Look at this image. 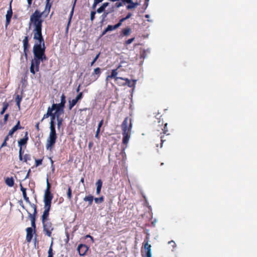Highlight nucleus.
I'll use <instances>...</instances> for the list:
<instances>
[{"label":"nucleus","mask_w":257,"mask_h":257,"mask_svg":"<svg viewBox=\"0 0 257 257\" xmlns=\"http://www.w3.org/2000/svg\"><path fill=\"white\" fill-rule=\"evenodd\" d=\"M100 73H101L100 69L99 67H97V68L94 69V72L92 74L93 75V74L97 75L98 77L99 76V75L100 74Z\"/></svg>","instance_id":"nucleus-43"},{"label":"nucleus","mask_w":257,"mask_h":257,"mask_svg":"<svg viewBox=\"0 0 257 257\" xmlns=\"http://www.w3.org/2000/svg\"><path fill=\"white\" fill-rule=\"evenodd\" d=\"M29 140L28 137V133L26 132L25 136L23 138L20 139L18 141V146L20 147L19 150V159L20 161L23 160V151H22V147L23 146L26 145L27 144L28 141Z\"/></svg>","instance_id":"nucleus-8"},{"label":"nucleus","mask_w":257,"mask_h":257,"mask_svg":"<svg viewBox=\"0 0 257 257\" xmlns=\"http://www.w3.org/2000/svg\"><path fill=\"white\" fill-rule=\"evenodd\" d=\"M94 200V197L93 196L89 195L88 196H86L84 199L83 200L86 202H88V206H91L92 204L93 201Z\"/></svg>","instance_id":"nucleus-21"},{"label":"nucleus","mask_w":257,"mask_h":257,"mask_svg":"<svg viewBox=\"0 0 257 257\" xmlns=\"http://www.w3.org/2000/svg\"><path fill=\"white\" fill-rule=\"evenodd\" d=\"M120 26H121V25L119 24V22L114 26L108 25L107 27H106V31H113L114 30L117 29Z\"/></svg>","instance_id":"nucleus-24"},{"label":"nucleus","mask_w":257,"mask_h":257,"mask_svg":"<svg viewBox=\"0 0 257 257\" xmlns=\"http://www.w3.org/2000/svg\"><path fill=\"white\" fill-rule=\"evenodd\" d=\"M96 194L99 195L100 193L102 185V182L100 179L97 180L96 183Z\"/></svg>","instance_id":"nucleus-22"},{"label":"nucleus","mask_w":257,"mask_h":257,"mask_svg":"<svg viewBox=\"0 0 257 257\" xmlns=\"http://www.w3.org/2000/svg\"><path fill=\"white\" fill-rule=\"evenodd\" d=\"M39 122H37L35 125V127L37 130V131H39L40 130V128H39Z\"/></svg>","instance_id":"nucleus-62"},{"label":"nucleus","mask_w":257,"mask_h":257,"mask_svg":"<svg viewBox=\"0 0 257 257\" xmlns=\"http://www.w3.org/2000/svg\"><path fill=\"white\" fill-rule=\"evenodd\" d=\"M42 159H36L35 160V166L38 167L42 164Z\"/></svg>","instance_id":"nucleus-46"},{"label":"nucleus","mask_w":257,"mask_h":257,"mask_svg":"<svg viewBox=\"0 0 257 257\" xmlns=\"http://www.w3.org/2000/svg\"><path fill=\"white\" fill-rule=\"evenodd\" d=\"M132 16V13H128L125 17L122 18V19L119 20V24L121 25L122 22H123L124 21L130 18Z\"/></svg>","instance_id":"nucleus-31"},{"label":"nucleus","mask_w":257,"mask_h":257,"mask_svg":"<svg viewBox=\"0 0 257 257\" xmlns=\"http://www.w3.org/2000/svg\"><path fill=\"white\" fill-rule=\"evenodd\" d=\"M22 99V96H20V95L18 94L16 95V97L15 98V101H16L17 105L19 109L20 108V103H21Z\"/></svg>","instance_id":"nucleus-29"},{"label":"nucleus","mask_w":257,"mask_h":257,"mask_svg":"<svg viewBox=\"0 0 257 257\" xmlns=\"http://www.w3.org/2000/svg\"><path fill=\"white\" fill-rule=\"evenodd\" d=\"M20 187H21V190L23 193V196L24 200L26 201V202L27 203H28L29 204L30 206H31V205L34 204L30 202L29 197L27 196V193H26V189L24 187H23L22 184H20Z\"/></svg>","instance_id":"nucleus-16"},{"label":"nucleus","mask_w":257,"mask_h":257,"mask_svg":"<svg viewBox=\"0 0 257 257\" xmlns=\"http://www.w3.org/2000/svg\"><path fill=\"white\" fill-rule=\"evenodd\" d=\"M66 96L64 94H62L61 96V103H64L65 105L66 103Z\"/></svg>","instance_id":"nucleus-50"},{"label":"nucleus","mask_w":257,"mask_h":257,"mask_svg":"<svg viewBox=\"0 0 257 257\" xmlns=\"http://www.w3.org/2000/svg\"><path fill=\"white\" fill-rule=\"evenodd\" d=\"M26 240L28 242H30L33 236V229L32 227H28L26 229Z\"/></svg>","instance_id":"nucleus-14"},{"label":"nucleus","mask_w":257,"mask_h":257,"mask_svg":"<svg viewBox=\"0 0 257 257\" xmlns=\"http://www.w3.org/2000/svg\"><path fill=\"white\" fill-rule=\"evenodd\" d=\"M14 127H15V128L18 130L24 128V127L23 126L20 125V120L18 121L17 124L14 126Z\"/></svg>","instance_id":"nucleus-48"},{"label":"nucleus","mask_w":257,"mask_h":257,"mask_svg":"<svg viewBox=\"0 0 257 257\" xmlns=\"http://www.w3.org/2000/svg\"><path fill=\"white\" fill-rule=\"evenodd\" d=\"M42 15L38 11H35L30 17V23L34 27L33 38L36 40L33 46V53L34 58L46 60L47 58L45 55V42L42 34Z\"/></svg>","instance_id":"nucleus-1"},{"label":"nucleus","mask_w":257,"mask_h":257,"mask_svg":"<svg viewBox=\"0 0 257 257\" xmlns=\"http://www.w3.org/2000/svg\"><path fill=\"white\" fill-rule=\"evenodd\" d=\"M100 131L99 128H97V131H96V134H95V138L98 139L99 138V134L100 133Z\"/></svg>","instance_id":"nucleus-60"},{"label":"nucleus","mask_w":257,"mask_h":257,"mask_svg":"<svg viewBox=\"0 0 257 257\" xmlns=\"http://www.w3.org/2000/svg\"><path fill=\"white\" fill-rule=\"evenodd\" d=\"M63 113H64V111H58V112H57V111H55V112H54V114H55V115H56L57 119H58L61 118L60 117V116L61 114H63Z\"/></svg>","instance_id":"nucleus-38"},{"label":"nucleus","mask_w":257,"mask_h":257,"mask_svg":"<svg viewBox=\"0 0 257 257\" xmlns=\"http://www.w3.org/2000/svg\"><path fill=\"white\" fill-rule=\"evenodd\" d=\"M9 103L7 102H4L3 104V108L2 111L0 112L1 115H3L6 110L7 109L8 107H9Z\"/></svg>","instance_id":"nucleus-28"},{"label":"nucleus","mask_w":257,"mask_h":257,"mask_svg":"<svg viewBox=\"0 0 257 257\" xmlns=\"http://www.w3.org/2000/svg\"><path fill=\"white\" fill-rule=\"evenodd\" d=\"M55 125V124H50V132L49 135L57 136V135L56 134Z\"/></svg>","instance_id":"nucleus-25"},{"label":"nucleus","mask_w":257,"mask_h":257,"mask_svg":"<svg viewBox=\"0 0 257 257\" xmlns=\"http://www.w3.org/2000/svg\"><path fill=\"white\" fill-rule=\"evenodd\" d=\"M123 3L122 1H121V2L116 3H115V7L116 8H119V7H120L123 6Z\"/></svg>","instance_id":"nucleus-54"},{"label":"nucleus","mask_w":257,"mask_h":257,"mask_svg":"<svg viewBox=\"0 0 257 257\" xmlns=\"http://www.w3.org/2000/svg\"><path fill=\"white\" fill-rule=\"evenodd\" d=\"M6 184L9 187H13L14 185V180L13 177H7L5 180Z\"/></svg>","instance_id":"nucleus-23"},{"label":"nucleus","mask_w":257,"mask_h":257,"mask_svg":"<svg viewBox=\"0 0 257 257\" xmlns=\"http://www.w3.org/2000/svg\"><path fill=\"white\" fill-rule=\"evenodd\" d=\"M168 243L172 247V250H173L176 247V244L174 241L171 240L168 242Z\"/></svg>","instance_id":"nucleus-49"},{"label":"nucleus","mask_w":257,"mask_h":257,"mask_svg":"<svg viewBox=\"0 0 257 257\" xmlns=\"http://www.w3.org/2000/svg\"><path fill=\"white\" fill-rule=\"evenodd\" d=\"M131 33L132 29L130 27H127L121 30L120 34V37H123L124 36H128Z\"/></svg>","instance_id":"nucleus-18"},{"label":"nucleus","mask_w":257,"mask_h":257,"mask_svg":"<svg viewBox=\"0 0 257 257\" xmlns=\"http://www.w3.org/2000/svg\"><path fill=\"white\" fill-rule=\"evenodd\" d=\"M52 106H53V107L54 108V110L55 111H62L63 110H62V109L60 108V107L59 106V105H58V103H54L52 105Z\"/></svg>","instance_id":"nucleus-34"},{"label":"nucleus","mask_w":257,"mask_h":257,"mask_svg":"<svg viewBox=\"0 0 257 257\" xmlns=\"http://www.w3.org/2000/svg\"><path fill=\"white\" fill-rule=\"evenodd\" d=\"M94 200L96 203H102V202H103L104 197H103V196H101L99 198H94Z\"/></svg>","instance_id":"nucleus-37"},{"label":"nucleus","mask_w":257,"mask_h":257,"mask_svg":"<svg viewBox=\"0 0 257 257\" xmlns=\"http://www.w3.org/2000/svg\"><path fill=\"white\" fill-rule=\"evenodd\" d=\"M121 127L122 133H131L132 127L131 119L126 117L121 125Z\"/></svg>","instance_id":"nucleus-9"},{"label":"nucleus","mask_w":257,"mask_h":257,"mask_svg":"<svg viewBox=\"0 0 257 257\" xmlns=\"http://www.w3.org/2000/svg\"><path fill=\"white\" fill-rule=\"evenodd\" d=\"M103 123V120L102 119L98 123V127L97 128H99V130H100V128L102 126V124Z\"/></svg>","instance_id":"nucleus-57"},{"label":"nucleus","mask_w":257,"mask_h":257,"mask_svg":"<svg viewBox=\"0 0 257 257\" xmlns=\"http://www.w3.org/2000/svg\"><path fill=\"white\" fill-rule=\"evenodd\" d=\"M77 101L75 99H73L72 100L69 101L68 109L69 110H71L72 108L76 104Z\"/></svg>","instance_id":"nucleus-27"},{"label":"nucleus","mask_w":257,"mask_h":257,"mask_svg":"<svg viewBox=\"0 0 257 257\" xmlns=\"http://www.w3.org/2000/svg\"><path fill=\"white\" fill-rule=\"evenodd\" d=\"M109 13V12H104L103 13V14L101 16V17H102V20H104L106 18V17L107 16Z\"/></svg>","instance_id":"nucleus-55"},{"label":"nucleus","mask_w":257,"mask_h":257,"mask_svg":"<svg viewBox=\"0 0 257 257\" xmlns=\"http://www.w3.org/2000/svg\"><path fill=\"white\" fill-rule=\"evenodd\" d=\"M122 143L127 145L131 137V133H122Z\"/></svg>","instance_id":"nucleus-20"},{"label":"nucleus","mask_w":257,"mask_h":257,"mask_svg":"<svg viewBox=\"0 0 257 257\" xmlns=\"http://www.w3.org/2000/svg\"><path fill=\"white\" fill-rule=\"evenodd\" d=\"M67 197L69 200H71L72 199V190L71 187H69L67 193Z\"/></svg>","instance_id":"nucleus-35"},{"label":"nucleus","mask_w":257,"mask_h":257,"mask_svg":"<svg viewBox=\"0 0 257 257\" xmlns=\"http://www.w3.org/2000/svg\"><path fill=\"white\" fill-rule=\"evenodd\" d=\"M51 5L49 3H46V7H45V10L44 12H43L42 13H41L40 11H39L38 10V11L41 13V14H42V16L45 13H46V11L47 10H48V12L47 13V15L49 13V11H50V8H51ZM37 11V10H36Z\"/></svg>","instance_id":"nucleus-30"},{"label":"nucleus","mask_w":257,"mask_h":257,"mask_svg":"<svg viewBox=\"0 0 257 257\" xmlns=\"http://www.w3.org/2000/svg\"><path fill=\"white\" fill-rule=\"evenodd\" d=\"M45 60L41 59H37L34 58L31 61V66H30V72L35 74L36 72L39 71V67L41 62H43Z\"/></svg>","instance_id":"nucleus-4"},{"label":"nucleus","mask_w":257,"mask_h":257,"mask_svg":"<svg viewBox=\"0 0 257 257\" xmlns=\"http://www.w3.org/2000/svg\"><path fill=\"white\" fill-rule=\"evenodd\" d=\"M162 131H163V133L164 134H166L167 132H168V128H167V123H165L164 127H163V128H161Z\"/></svg>","instance_id":"nucleus-51"},{"label":"nucleus","mask_w":257,"mask_h":257,"mask_svg":"<svg viewBox=\"0 0 257 257\" xmlns=\"http://www.w3.org/2000/svg\"><path fill=\"white\" fill-rule=\"evenodd\" d=\"M115 82L119 85V86H125V84H124V82L123 80H121L120 79H118L117 80H114Z\"/></svg>","instance_id":"nucleus-45"},{"label":"nucleus","mask_w":257,"mask_h":257,"mask_svg":"<svg viewBox=\"0 0 257 257\" xmlns=\"http://www.w3.org/2000/svg\"><path fill=\"white\" fill-rule=\"evenodd\" d=\"M29 41V37L28 36H25L23 40V44L24 48V54L26 59L28 57V53L29 52V48L30 47Z\"/></svg>","instance_id":"nucleus-11"},{"label":"nucleus","mask_w":257,"mask_h":257,"mask_svg":"<svg viewBox=\"0 0 257 257\" xmlns=\"http://www.w3.org/2000/svg\"><path fill=\"white\" fill-rule=\"evenodd\" d=\"M121 80L124 81L125 85H127L129 87H135L136 85V80H131L128 78H123V79H121Z\"/></svg>","instance_id":"nucleus-17"},{"label":"nucleus","mask_w":257,"mask_h":257,"mask_svg":"<svg viewBox=\"0 0 257 257\" xmlns=\"http://www.w3.org/2000/svg\"><path fill=\"white\" fill-rule=\"evenodd\" d=\"M100 54V53H99L98 54L96 55V56L95 57V58H94L92 62L91 63V66H92L94 64V63L97 61V60L98 59V58L99 57Z\"/></svg>","instance_id":"nucleus-53"},{"label":"nucleus","mask_w":257,"mask_h":257,"mask_svg":"<svg viewBox=\"0 0 257 257\" xmlns=\"http://www.w3.org/2000/svg\"><path fill=\"white\" fill-rule=\"evenodd\" d=\"M43 232L44 234L49 237L52 236V232L54 230V227L51 222L48 221H44L42 222Z\"/></svg>","instance_id":"nucleus-6"},{"label":"nucleus","mask_w":257,"mask_h":257,"mask_svg":"<svg viewBox=\"0 0 257 257\" xmlns=\"http://www.w3.org/2000/svg\"><path fill=\"white\" fill-rule=\"evenodd\" d=\"M31 155L28 154H26L24 157H23V160L24 162L27 163L28 161L31 160Z\"/></svg>","instance_id":"nucleus-33"},{"label":"nucleus","mask_w":257,"mask_h":257,"mask_svg":"<svg viewBox=\"0 0 257 257\" xmlns=\"http://www.w3.org/2000/svg\"><path fill=\"white\" fill-rule=\"evenodd\" d=\"M10 136H8V134L6 136V137L5 138V139H4V141L7 142V141L9 140V137Z\"/></svg>","instance_id":"nucleus-64"},{"label":"nucleus","mask_w":257,"mask_h":257,"mask_svg":"<svg viewBox=\"0 0 257 257\" xmlns=\"http://www.w3.org/2000/svg\"><path fill=\"white\" fill-rule=\"evenodd\" d=\"M108 3H103L101 6L100 7H99L97 10V12L98 13H101L102 12H103L105 9L108 6Z\"/></svg>","instance_id":"nucleus-26"},{"label":"nucleus","mask_w":257,"mask_h":257,"mask_svg":"<svg viewBox=\"0 0 257 257\" xmlns=\"http://www.w3.org/2000/svg\"><path fill=\"white\" fill-rule=\"evenodd\" d=\"M51 117V120L50 122V124H55V118H56V115L55 114H52V115L50 116Z\"/></svg>","instance_id":"nucleus-41"},{"label":"nucleus","mask_w":257,"mask_h":257,"mask_svg":"<svg viewBox=\"0 0 257 257\" xmlns=\"http://www.w3.org/2000/svg\"><path fill=\"white\" fill-rule=\"evenodd\" d=\"M96 12L95 11H91L90 14V20L91 21H93L95 19V15Z\"/></svg>","instance_id":"nucleus-52"},{"label":"nucleus","mask_w":257,"mask_h":257,"mask_svg":"<svg viewBox=\"0 0 257 257\" xmlns=\"http://www.w3.org/2000/svg\"><path fill=\"white\" fill-rule=\"evenodd\" d=\"M12 3V0L11 1L10 4V8L9 10L7 11V15L6 16V28L8 27V25L10 24L11 20L13 16V11L12 9L11 4Z\"/></svg>","instance_id":"nucleus-13"},{"label":"nucleus","mask_w":257,"mask_h":257,"mask_svg":"<svg viewBox=\"0 0 257 257\" xmlns=\"http://www.w3.org/2000/svg\"><path fill=\"white\" fill-rule=\"evenodd\" d=\"M58 105H59V106L60 107V108L62 109V110H64V107H65V104L64 103H58Z\"/></svg>","instance_id":"nucleus-59"},{"label":"nucleus","mask_w":257,"mask_h":257,"mask_svg":"<svg viewBox=\"0 0 257 257\" xmlns=\"http://www.w3.org/2000/svg\"><path fill=\"white\" fill-rule=\"evenodd\" d=\"M160 138H161V147H162V146H163V142H164L165 140H164L163 139V136H161V137H160Z\"/></svg>","instance_id":"nucleus-61"},{"label":"nucleus","mask_w":257,"mask_h":257,"mask_svg":"<svg viewBox=\"0 0 257 257\" xmlns=\"http://www.w3.org/2000/svg\"><path fill=\"white\" fill-rule=\"evenodd\" d=\"M44 211L41 217L42 222L48 221L49 220V211L51 207L52 200H44Z\"/></svg>","instance_id":"nucleus-3"},{"label":"nucleus","mask_w":257,"mask_h":257,"mask_svg":"<svg viewBox=\"0 0 257 257\" xmlns=\"http://www.w3.org/2000/svg\"><path fill=\"white\" fill-rule=\"evenodd\" d=\"M83 97V94L82 92H79V94L77 95V96L75 98V100L77 101L80 100Z\"/></svg>","instance_id":"nucleus-42"},{"label":"nucleus","mask_w":257,"mask_h":257,"mask_svg":"<svg viewBox=\"0 0 257 257\" xmlns=\"http://www.w3.org/2000/svg\"><path fill=\"white\" fill-rule=\"evenodd\" d=\"M52 244H53V243L52 242L51 244V245L49 248L48 252V257H53Z\"/></svg>","instance_id":"nucleus-36"},{"label":"nucleus","mask_w":257,"mask_h":257,"mask_svg":"<svg viewBox=\"0 0 257 257\" xmlns=\"http://www.w3.org/2000/svg\"><path fill=\"white\" fill-rule=\"evenodd\" d=\"M57 136L49 135L46 144V148L47 150L52 152L56 143Z\"/></svg>","instance_id":"nucleus-7"},{"label":"nucleus","mask_w":257,"mask_h":257,"mask_svg":"<svg viewBox=\"0 0 257 257\" xmlns=\"http://www.w3.org/2000/svg\"><path fill=\"white\" fill-rule=\"evenodd\" d=\"M50 115L48 113H46V114H44L43 118L41 120V121L42 122L44 119L47 118Z\"/></svg>","instance_id":"nucleus-56"},{"label":"nucleus","mask_w":257,"mask_h":257,"mask_svg":"<svg viewBox=\"0 0 257 257\" xmlns=\"http://www.w3.org/2000/svg\"><path fill=\"white\" fill-rule=\"evenodd\" d=\"M57 128L59 130V129H60L61 126L62 124L63 119L60 118V119H57Z\"/></svg>","instance_id":"nucleus-47"},{"label":"nucleus","mask_w":257,"mask_h":257,"mask_svg":"<svg viewBox=\"0 0 257 257\" xmlns=\"http://www.w3.org/2000/svg\"><path fill=\"white\" fill-rule=\"evenodd\" d=\"M117 69H113L111 71V74L110 75H108L106 77V80H108L109 78L112 79L113 78L114 80H117L118 79H123L122 77H117Z\"/></svg>","instance_id":"nucleus-15"},{"label":"nucleus","mask_w":257,"mask_h":257,"mask_svg":"<svg viewBox=\"0 0 257 257\" xmlns=\"http://www.w3.org/2000/svg\"><path fill=\"white\" fill-rule=\"evenodd\" d=\"M18 130H17L15 127H13L10 130L9 133H8V136H10V137H13V134L17 131Z\"/></svg>","instance_id":"nucleus-39"},{"label":"nucleus","mask_w":257,"mask_h":257,"mask_svg":"<svg viewBox=\"0 0 257 257\" xmlns=\"http://www.w3.org/2000/svg\"><path fill=\"white\" fill-rule=\"evenodd\" d=\"M31 207L33 211V213H31L29 211L27 212L28 213L29 217L31 221L32 228L34 229V232H35L36 228V220L37 215V207L36 204H32L31 205Z\"/></svg>","instance_id":"nucleus-2"},{"label":"nucleus","mask_w":257,"mask_h":257,"mask_svg":"<svg viewBox=\"0 0 257 257\" xmlns=\"http://www.w3.org/2000/svg\"><path fill=\"white\" fill-rule=\"evenodd\" d=\"M89 249V247L84 244H80L78 245L77 250L80 256H84Z\"/></svg>","instance_id":"nucleus-12"},{"label":"nucleus","mask_w":257,"mask_h":257,"mask_svg":"<svg viewBox=\"0 0 257 257\" xmlns=\"http://www.w3.org/2000/svg\"><path fill=\"white\" fill-rule=\"evenodd\" d=\"M149 0H145V3L144 4V7H145V9H146L149 5Z\"/></svg>","instance_id":"nucleus-58"},{"label":"nucleus","mask_w":257,"mask_h":257,"mask_svg":"<svg viewBox=\"0 0 257 257\" xmlns=\"http://www.w3.org/2000/svg\"><path fill=\"white\" fill-rule=\"evenodd\" d=\"M93 143L92 142H90L88 144V148L90 149L92 147Z\"/></svg>","instance_id":"nucleus-63"},{"label":"nucleus","mask_w":257,"mask_h":257,"mask_svg":"<svg viewBox=\"0 0 257 257\" xmlns=\"http://www.w3.org/2000/svg\"><path fill=\"white\" fill-rule=\"evenodd\" d=\"M135 37L132 38L131 39H128L127 40L125 41L124 44L126 46L131 44L135 40Z\"/></svg>","instance_id":"nucleus-44"},{"label":"nucleus","mask_w":257,"mask_h":257,"mask_svg":"<svg viewBox=\"0 0 257 257\" xmlns=\"http://www.w3.org/2000/svg\"><path fill=\"white\" fill-rule=\"evenodd\" d=\"M51 184L49 182L48 179L47 180V188L45 191L44 200H52L53 198V195L51 193Z\"/></svg>","instance_id":"nucleus-10"},{"label":"nucleus","mask_w":257,"mask_h":257,"mask_svg":"<svg viewBox=\"0 0 257 257\" xmlns=\"http://www.w3.org/2000/svg\"><path fill=\"white\" fill-rule=\"evenodd\" d=\"M9 116V114H8V113H7L5 115L4 118V121L3 122L0 121V125L1 126H3L4 125H5L7 123Z\"/></svg>","instance_id":"nucleus-32"},{"label":"nucleus","mask_w":257,"mask_h":257,"mask_svg":"<svg viewBox=\"0 0 257 257\" xmlns=\"http://www.w3.org/2000/svg\"><path fill=\"white\" fill-rule=\"evenodd\" d=\"M143 245L144 248L145 254L144 252L142 251V255L143 257H152L151 254V245L149 243V237H146L143 243Z\"/></svg>","instance_id":"nucleus-5"},{"label":"nucleus","mask_w":257,"mask_h":257,"mask_svg":"<svg viewBox=\"0 0 257 257\" xmlns=\"http://www.w3.org/2000/svg\"><path fill=\"white\" fill-rule=\"evenodd\" d=\"M77 1V0H74V1L72 9V10L71 11V12H70V17H69V21H68V24H67V28H66V31L68 30L69 26L70 25L71 21V19H72V17L73 13H74V8L75 7V5H76Z\"/></svg>","instance_id":"nucleus-19"},{"label":"nucleus","mask_w":257,"mask_h":257,"mask_svg":"<svg viewBox=\"0 0 257 257\" xmlns=\"http://www.w3.org/2000/svg\"><path fill=\"white\" fill-rule=\"evenodd\" d=\"M54 110V109L52 106H51V107L49 106L48 108L47 113H48L50 115V116L52 115V114H54V113L53 112Z\"/></svg>","instance_id":"nucleus-40"}]
</instances>
